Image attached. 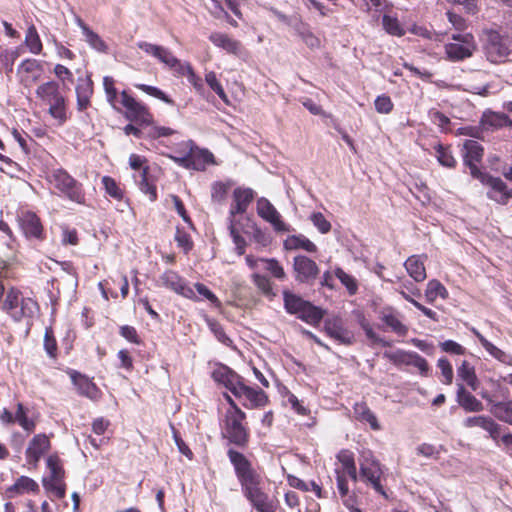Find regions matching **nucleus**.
<instances>
[{"mask_svg": "<svg viewBox=\"0 0 512 512\" xmlns=\"http://www.w3.org/2000/svg\"><path fill=\"white\" fill-rule=\"evenodd\" d=\"M48 183L64 197L77 204H85L83 185L63 168H55L47 174Z\"/></svg>", "mask_w": 512, "mask_h": 512, "instance_id": "1", "label": "nucleus"}, {"mask_svg": "<svg viewBox=\"0 0 512 512\" xmlns=\"http://www.w3.org/2000/svg\"><path fill=\"white\" fill-rule=\"evenodd\" d=\"M284 308L287 313L296 315L302 321L317 325L323 318L321 308L314 306L309 301L304 300L300 296L290 292L283 291Z\"/></svg>", "mask_w": 512, "mask_h": 512, "instance_id": "2", "label": "nucleus"}, {"mask_svg": "<svg viewBox=\"0 0 512 512\" xmlns=\"http://www.w3.org/2000/svg\"><path fill=\"white\" fill-rule=\"evenodd\" d=\"M246 415L235 404L232 403L224 417L223 434L229 441L237 446L243 447L248 442V429L245 425Z\"/></svg>", "mask_w": 512, "mask_h": 512, "instance_id": "3", "label": "nucleus"}, {"mask_svg": "<svg viewBox=\"0 0 512 512\" xmlns=\"http://www.w3.org/2000/svg\"><path fill=\"white\" fill-rule=\"evenodd\" d=\"M36 96L49 106V114L59 124H63L66 119V103L64 96L59 91V84L55 81H48L39 85L36 89Z\"/></svg>", "mask_w": 512, "mask_h": 512, "instance_id": "4", "label": "nucleus"}, {"mask_svg": "<svg viewBox=\"0 0 512 512\" xmlns=\"http://www.w3.org/2000/svg\"><path fill=\"white\" fill-rule=\"evenodd\" d=\"M227 454L241 485L242 493L251 490L252 487L262 485L261 475L256 472L250 461L242 453L230 449Z\"/></svg>", "mask_w": 512, "mask_h": 512, "instance_id": "5", "label": "nucleus"}, {"mask_svg": "<svg viewBox=\"0 0 512 512\" xmlns=\"http://www.w3.org/2000/svg\"><path fill=\"white\" fill-rule=\"evenodd\" d=\"M360 480L370 485L378 494L387 497L381 484L383 469L370 450H363L359 457Z\"/></svg>", "mask_w": 512, "mask_h": 512, "instance_id": "6", "label": "nucleus"}, {"mask_svg": "<svg viewBox=\"0 0 512 512\" xmlns=\"http://www.w3.org/2000/svg\"><path fill=\"white\" fill-rule=\"evenodd\" d=\"M6 311L15 321L32 318L38 310L37 303L31 298H25L17 290L7 292L3 303Z\"/></svg>", "mask_w": 512, "mask_h": 512, "instance_id": "7", "label": "nucleus"}, {"mask_svg": "<svg viewBox=\"0 0 512 512\" xmlns=\"http://www.w3.org/2000/svg\"><path fill=\"white\" fill-rule=\"evenodd\" d=\"M0 421L4 425L18 424L26 433H32L37 425L38 414L19 402L14 412L3 409L0 412Z\"/></svg>", "mask_w": 512, "mask_h": 512, "instance_id": "8", "label": "nucleus"}, {"mask_svg": "<svg viewBox=\"0 0 512 512\" xmlns=\"http://www.w3.org/2000/svg\"><path fill=\"white\" fill-rule=\"evenodd\" d=\"M48 476L43 479V485L56 498L65 496L64 469L57 455H50L46 460Z\"/></svg>", "mask_w": 512, "mask_h": 512, "instance_id": "9", "label": "nucleus"}, {"mask_svg": "<svg viewBox=\"0 0 512 512\" xmlns=\"http://www.w3.org/2000/svg\"><path fill=\"white\" fill-rule=\"evenodd\" d=\"M484 50L487 59L491 63H502L510 54L509 39L497 32H491L488 35Z\"/></svg>", "mask_w": 512, "mask_h": 512, "instance_id": "10", "label": "nucleus"}, {"mask_svg": "<svg viewBox=\"0 0 512 512\" xmlns=\"http://www.w3.org/2000/svg\"><path fill=\"white\" fill-rule=\"evenodd\" d=\"M120 98L121 105L126 109L125 117L128 120L140 124H150L152 122V115L144 104L138 102L125 90L121 92Z\"/></svg>", "mask_w": 512, "mask_h": 512, "instance_id": "11", "label": "nucleus"}, {"mask_svg": "<svg viewBox=\"0 0 512 512\" xmlns=\"http://www.w3.org/2000/svg\"><path fill=\"white\" fill-rule=\"evenodd\" d=\"M257 214L268 222L277 233H286L292 230L291 226L282 220L281 214L266 198L261 197L257 200Z\"/></svg>", "mask_w": 512, "mask_h": 512, "instance_id": "12", "label": "nucleus"}, {"mask_svg": "<svg viewBox=\"0 0 512 512\" xmlns=\"http://www.w3.org/2000/svg\"><path fill=\"white\" fill-rule=\"evenodd\" d=\"M232 394L242 401L244 407L249 409L263 407L268 402V397L263 390L246 385L243 378L234 387Z\"/></svg>", "mask_w": 512, "mask_h": 512, "instance_id": "13", "label": "nucleus"}, {"mask_svg": "<svg viewBox=\"0 0 512 512\" xmlns=\"http://www.w3.org/2000/svg\"><path fill=\"white\" fill-rule=\"evenodd\" d=\"M476 179L488 188L487 196L489 199L499 204H506L512 197L511 190L508 189L501 178L482 173Z\"/></svg>", "mask_w": 512, "mask_h": 512, "instance_id": "14", "label": "nucleus"}, {"mask_svg": "<svg viewBox=\"0 0 512 512\" xmlns=\"http://www.w3.org/2000/svg\"><path fill=\"white\" fill-rule=\"evenodd\" d=\"M484 154V149L475 140H466L462 148L463 162L469 168L470 174L473 178H477L483 172L479 169L478 165L481 163Z\"/></svg>", "mask_w": 512, "mask_h": 512, "instance_id": "15", "label": "nucleus"}, {"mask_svg": "<svg viewBox=\"0 0 512 512\" xmlns=\"http://www.w3.org/2000/svg\"><path fill=\"white\" fill-rule=\"evenodd\" d=\"M293 271L295 279L299 283L312 284L319 275V267L316 262L304 255L294 257Z\"/></svg>", "mask_w": 512, "mask_h": 512, "instance_id": "16", "label": "nucleus"}, {"mask_svg": "<svg viewBox=\"0 0 512 512\" xmlns=\"http://www.w3.org/2000/svg\"><path fill=\"white\" fill-rule=\"evenodd\" d=\"M160 285L174 291L175 293L194 301L199 300L194 289L187 285L186 281L172 270L164 272L160 278Z\"/></svg>", "mask_w": 512, "mask_h": 512, "instance_id": "17", "label": "nucleus"}, {"mask_svg": "<svg viewBox=\"0 0 512 512\" xmlns=\"http://www.w3.org/2000/svg\"><path fill=\"white\" fill-rule=\"evenodd\" d=\"M324 329L329 337L340 344L350 345L354 341V333L347 329L338 317L326 319Z\"/></svg>", "mask_w": 512, "mask_h": 512, "instance_id": "18", "label": "nucleus"}, {"mask_svg": "<svg viewBox=\"0 0 512 512\" xmlns=\"http://www.w3.org/2000/svg\"><path fill=\"white\" fill-rule=\"evenodd\" d=\"M476 49L475 40L472 34H467L464 43H448L445 45V53L451 61H461L473 55Z\"/></svg>", "mask_w": 512, "mask_h": 512, "instance_id": "19", "label": "nucleus"}, {"mask_svg": "<svg viewBox=\"0 0 512 512\" xmlns=\"http://www.w3.org/2000/svg\"><path fill=\"white\" fill-rule=\"evenodd\" d=\"M50 449V440L44 433L36 434L26 449V460L29 465L37 466L41 457Z\"/></svg>", "mask_w": 512, "mask_h": 512, "instance_id": "20", "label": "nucleus"}, {"mask_svg": "<svg viewBox=\"0 0 512 512\" xmlns=\"http://www.w3.org/2000/svg\"><path fill=\"white\" fill-rule=\"evenodd\" d=\"M254 198V191L250 188H236L233 191V200L229 211V221L234 220L235 215L247 211Z\"/></svg>", "mask_w": 512, "mask_h": 512, "instance_id": "21", "label": "nucleus"}, {"mask_svg": "<svg viewBox=\"0 0 512 512\" xmlns=\"http://www.w3.org/2000/svg\"><path fill=\"white\" fill-rule=\"evenodd\" d=\"M243 495L258 512H274L273 502L268 494L263 491L261 485L252 487Z\"/></svg>", "mask_w": 512, "mask_h": 512, "instance_id": "22", "label": "nucleus"}, {"mask_svg": "<svg viewBox=\"0 0 512 512\" xmlns=\"http://www.w3.org/2000/svg\"><path fill=\"white\" fill-rule=\"evenodd\" d=\"M187 145L190 151L191 169L203 171L207 165L215 163L214 156L209 150L199 148L191 140L188 141Z\"/></svg>", "mask_w": 512, "mask_h": 512, "instance_id": "23", "label": "nucleus"}, {"mask_svg": "<svg viewBox=\"0 0 512 512\" xmlns=\"http://www.w3.org/2000/svg\"><path fill=\"white\" fill-rule=\"evenodd\" d=\"M20 226L29 238L40 239L42 237L43 228L38 216L32 212H23L20 216Z\"/></svg>", "mask_w": 512, "mask_h": 512, "instance_id": "24", "label": "nucleus"}, {"mask_svg": "<svg viewBox=\"0 0 512 512\" xmlns=\"http://www.w3.org/2000/svg\"><path fill=\"white\" fill-rule=\"evenodd\" d=\"M209 40L215 46L225 50L229 54L239 56L242 53L243 47L241 43L225 33L213 32L210 34Z\"/></svg>", "mask_w": 512, "mask_h": 512, "instance_id": "25", "label": "nucleus"}, {"mask_svg": "<svg viewBox=\"0 0 512 512\" xmlns=\"http://www.w3.org/2000/svg\"><path fill=\"white\" fill-rule=\"evenodd\" d=\"M212 377L216 382L223 384L231 393L242 379L241 376L224 365L215 368L212 372Z\"/></svg>", "mask_w": 512, "mask_h": 512, "instance_id": "26", "label": "nucleus"}, {"mask_svg": "<svg viewBox=\"0 0 512 512\" xmlns=\"http://www.w3.org/2000/svg\"><path fill=\"white\" fill-rule=\"evenodd\" d=\"M457 402L467 412H480L483 410V404L470 392H468L464 385L457 384Z\"/></svg>", "mask_w": 512, "mask_h": 512, "instance_id": "27", "label": "nucleus"}, {"mask_svg": "<svg viewBox=\"0 0 512 512\" xmlns=\"http://www.w3.org/2000/svg\"><path fill=\"white\" fill-rule=\"evenodd\" d=\"M424 258L423 256L412 255L404 263L407 273L416 282H422L427 277Z\"/></svg>", "mask_w": 512, "mask_h": 512, "instance_id": "28", "label": "nucleus"}, {"mask_svg": "<svg viewBox=\"0 0 512 512\" xmlns=\"http://www.w3.org/2000/svg\"><path fill=\"white\" fill-rule=\"evenodd\" d=\"M77 25L81 28L85 41L89 44V46L100 52L107 53L108 46L104 42V40L94 31H92L80 18H76Z\"/></svg>", "mask_w": 512, "mask_h": 512, "instance_id": "29", "label": "nucleus"}, {"mask_svg": "<svg viewBox=\"0 0 512 512\" xmlns=\"http://www.w3.org/2000/svg\"><path fill=\"white\" fill-rule=\"evenodd\" d=\"M511 123L506 114L492 111L484 112L480 120V125L485 130L498 129Z\"/></svg>", "mask_w": 512, "mask_h": 512, "instance_id": "30", "label": "nucleus"}, {"mask_svg": "<svg viewBox=\"0 0 512 512\" xmlns=\"http://www.w3.org/2000/svg\"><path fill=\"white\" fill-rule=\"evenodd\" d=\"M354 418L360 422L368 423L370 427L377 431L380 430V424L376 415L369 409L364 402L355 403L353 406Z\"/></svg>", "mask_w": 512, "mask_h": 512, "instance_id": "31", "label": "nucleus"}, {"mask_svg": "<svg viewBox=\"0 0 512 512\" xmlns=\"http://www.w3.org/2000/svg\"><path fill=\"white\" fill-rule=\"evenodd\" d=\"M283 246L286 250L302 249L309 253H315L317 246L302 234L292 235L284 240Z\"/></svg>", "mask_w": 512, "mask_h": 512, "instance_id": "32", "label": "nucleus"}, {"mask_svg": "<svg viewBox=\"0 0 512 512\" xmlns=\"http://www.w3.org/2000/svg\"><path fill=\"white\" fill-rule=\"evenodd\" d=\"M72 380L77 386L78 392L92 400L99 397V390L96 385L83 375H72Z\"/></svg>", "mask_w": 512, "mask_h": 512, "instance_id": "33", "label": "nucleus"}, {"mask_svg": "<svg viewBox=\"0 0 512 512\" xmlns=\"http://www.w3.org/2000/svg\"><path fill=\"white\" fill-rule=\"evenodd\" d=\"M472 333L478 338L479 342L483 346V348L495 359L502 363H509L511 358L510 356L499 349L495 345H493L490 341H488L477 329L472 328Z\"/></svg>", "mask_w": 512, "mask_h": 512, "instance_id": "34", "label": "nucleus"}, {"mask_svg": "<svg viewBox=\"0 0 512 512\" xmlns=\"http://www.w3.org/2000/svg\"><path fill=\"white\" fill-rule=\"evenodd\" d=\"M38 489V484L27 476H21L16 482L7 489L9 497H14L18 494L27 492H34Z\"/></svg>", "mask_w": 512, "mask_h": 512, "instance_id": "35", "label": "nucleus"}, {"mask_svg": "<svg viewBox=\"0 0 512 512\" xmlns=\"http://www.w3.org/2000/svg\"><path fill=\"white\" fill-rule=\"evenodd\" d=\"M294 29L309 48L314 49L320 47L319 38L314 35L308 24L299 21L294 25Z\"/></svg>", "mask_w": 512, "mask_h": 512, "instance_id": "36", "label": "nucleus"}, {"mask_svg": "<svg viewBox=\"0 0 512 512\" xmlns=\"http://www.w3.org/2000/svg\"><path fill=\"white\" fill-rule=\"evenodd\" d=\"M490 411L498 420L512 425V400L493 403Z\"/></svg>", "mask_w": 512, "mask_h": 512, "instance_id": "37", "label": "nucleus"}, {"mask_svg": "<svg viewBox=\"0 0 512 512\" xmlns=\"http://www.w3.org/2000/svg\"><path fill=\"white\" fill-rule=\"evenodd\" d=\"M457 376L466 384L471 387L472 390L476 391L479 385L478 378L475 373V369L467 361H463L457 369Z\"/></svg>", "mask_w": 512, "mask_h": 512, "instance_id": "38", "label": "nucleus"}, {"mask_svg": "<svg viewBox=\"0 0 512 512\" xmlns=\"http://www.w3.org/2000/svg\"><path fill=\"white\" fill-rule=\"evenodd\" d=\"M425 297L427 302L433 303L438 297L447 299L448 291L441 282L436 279H432L427 283Z\"/></svg>", "mask_w": 512, "mask_h": 512, "instance_id": "39", "label": "nucleus"}, {"mask_svg": "<svg viewBox=\"0 0 512 512\" xmlns=\"http://www.w3.org/2000/svg\"><path fill=\"white\" fill-rule=\"evenodd\" d=\"M92 92V84L89 80L83 81L77 85V106L80 111H83L88 107Z\"/></svg>", "mask_w": 512, "mask_h": 512, "instance_id": "40", "label": "nucleus"}, {"mask_svg": "<svg viewBox=\"0 0 512 512\" xmlns=\"http://www.w3.org/2000/svg\"><path fill=\"white\" fill-rule=\"evenodd\" d=\"M382 27L391 36L402 37L406 32L398 18L389 14L382 16Z\"/></svg>", "mask_w": 512, "mask_h": 512, "instance_id": "41", "label": "nucleus"}, {"mask_svg": "<svg viewBox=\"0 0 512 512\" xmlns=\"http://www.w3.org/2000/svg\"><path fill=\"white\" fill-rule=\"evenodd\" d=\"M156 59L158 61H160L161 63H163L168 68L175 71L176 73L180 69V67L184 64L179 59H177L168 48H166L164 46L161 47L160 52L158 53V56Z\"/></svg>", "mask_w": 512, "mask_h": 512, "instance_id": "42", "label": "nucleus"}, {"mask_svg": "<svg viewBox=\"0 0 512 512\" xmlns=\"http://www.w3.org/2000/svg\"><path fill=\"white\" fill-rule=\"evenodd\" d=\"M25 44L28 47L29 51L33 54L37 55L40 54L42 51V42L34 25L30 26L27 29L25 36Z\"/></svg>", "mask_w": 512, "mask_h": 512, "instance_id": "43", "label": "nucleus"}, {"mask_svg": "<svg viewBox=\"0 0 512 512\" xmlns=\"http://www.w3.org/2000/svg\"><path fill=\"white\" fill-rule=\"evenodd\" d=\"M381 320L396 334L400 336L406 335L408 328L394 313H383Z\"/></svg>", "mask_w": 512, "mask_h": 512, "instance_id": "44", "label": "nucleus"}, {"mask_svg": "<svg viewBox=\"0 0 512 512\" xmlns=\"http://www.w3.org/2000/svg\"><path fill=\"white\" fill-rule=\"evenodd\" d=\"M178 75L186 76L188 82L198 91L201 92L204 88L201 78H199L195 73L193 68L189 63L184 62V64L177 71Z\"/></svg>", "mask_w": 512, "mask_h": 512, "instance_id": "45", "label": "nucleus"}, {"mask_svg": "<svg viewBox=\"0 0 512 512\" xmlns=\"http://www.w3.org/2000/svg\"><path fill=\"white\" fill-rule=\"evenodd\" d=\"M205 82L224 103H229L228 96L214 71H209L205 74Z\"/></svg>", "mask_w": 512, "mask_h": 512, "instance_id": "46", "label": "nucleus"}, {"mask_svg": "<svg viewBox=\"0 0 512 512\" xmlns=\"http://www.w3.org/2000/svg\"><path fill=\"white\" fill-rule=\"evenodd\" d=\"M435 151H436V158L442 166L448 167V168L455 167L456 160L453 157L449 148L444 147L441 144H437L435 146Z\"/></svg>", "mask_w": 512, "mask_h": 512, "instance_id": "47", "label": "nucleus"}, {"mask_svg": "<svg viewBox=\"0 0 512 512\" xmlns=\"http://www.w3.org/2000/svg\"><path fill=\"white\" fill-rule=\"evenodd\" d=\"M147 168H144L140 174V180H139V188L140 190L146 194L150 201H155L157 199V192L155 185L150 182L148 176H147Z\"/></svg>", "mask_w": 512, "mask_h": 512, "instance_id": "48", "label": "nucleus"}, {"mask_svg": "<svg viewBox=\"0 0 512 512\" xmlns=\"http://www.w3.org/2000/svg\"><path fill=\"white\" fill-rule=\"evenodd\" d=\"M230 182L216 181L211 185L212 201L220 203L225 200L230 189Z\"/></svg>", "mask_w": 512, "mask_h": 512, "instance_id": "49", "label": "nucleus"}, {"mask_svg": "<svg viewBox=\"0 0 512 512\" xmlns=\"http://www.w3.org/2000/svg\"><path fill=\"white\" fill-rule=\"evenodd\" d=\"M197 298L200 301L201 299L208 300L211 304H213L215 307H220L221 302L217 298V296L204 284L202 283H196L194 285Z\"/></svg>", "mask_w": 512, "mask_h": 512, "instance_id": "50", "label": "nucleus"}, {"mask_svg": "<svg viewBox=\"0 0 512 512\" xmlns=\"http://www.w3.org/2000/svg\"><path fill=\"white\" fill-rule=\"evenodd\" d=\"M414 353L412 351L396 350L394 352H386L385 357L396 365H410Z\"/></svg>", "mask_w": 512, "mask_h": 512, "instance_id": "51", "label": "nucleus"}, {"mask_svg": "<svg viewBox=\"0 0 512 512\" xmlns=\"http://www.w3.org/2000/svg\"><path fill=\"white\" fill-rule=\"evenodd\" d=\"M135 87L146 94L155 97L157 99H160L161 101L165 102L166 104L173 105L174 101L168 97L162 90L155 86H150L146 84H135Z\"/></svg>", "mask_w": 512, "mask_h": 512, "instance_id": "52", "label": "nucleus"}, {"mask_svg": "<svg viewBox=\"0 0 512 512\" xmlns=\"http://www.w3.org/2000/svg\"><path fill=\"white\" fill-rule=\"evenodd\" d=\"M261 263L264 264V269L270 272L275 278L279 280L286 278V273L278 260L274 258L261 259Z\"/></svg>", "mask_w": 512, "mask_h": 512, "instance_id": "53", "label": "nucleus"}, {"mask_svg": "<svg viewBox=\"0 0 512 512\" xmlns=\"http://www.w3.org/2000/svg\"><path fill=\"white\" fill-rule=\"evenodd\" d=\"M335 276L347 288V290H348V292L350 294H355L356 293V291L358 289V285H357L356 279L353 276L347 274L340 267H337L335 269Z\"/></svg>", "mask_w": 512, "mask_h": 512, "instance_id": "54", "label": "nucleus"}, {"mask_svg": "<svg viewBox=\"0 0 512 512\" xmlns=\"http://www.w3.org/2000/svg\"><path fill=\"white\" fill-rule=\"evenodd\" d=\"M253 282L264 295L268 297H273L275 295L273 292L272 282L266 276L255 273L253 274Z\"/></svg>", "mask_w": 512, "mask_h": 512, "instance_id": "55", "label": "nucleus"}, {"mask_svg": "<svg viewBox=\"0 0 512 512\" xmlns=\"http://www.w3.org/2000/svg\"><path fill=\"white\" fill-rule=\"evenodd\" d=\"M103 86L106 93L107 101L112 105L114 109H118L116 106L118 93L116 88L114 87V79L110 76H105L103 78Z\"/></svg>", "mask_w": 512, "mask_h": 512, "instance_id": "56", "label": "nucleus"}, {"mask_svg": "<svg viewBox=\"0 0 512 512\" xmlns=\"http://www.w3.org/2000/svg\"><path fill=\"white\" fill-rule=\"evenodd\" d=\"M102 184L104 186L106 193L110 197L117 199V200L122 199L123 192L113 178H111L109 176H104L102 178Z\"/></svg>", "mask_w": 512, "mask_h": 512, "instance_id": "57", "label": "nucleus"}, {"mask_svg": "<svg viewBox=\"0 0 512 512\" xmlns=\"http://www.w3.org/2000/svg\"><path fill=\"white\" fill-rule=\"evenodd\" d=\"M174 239L177 242L178 247H180L184 253H188L193 247L190 234L179 227L176 229Z\"/></svg>", "mask_w": 512, "mask_h": 512, "instance_id": "58", "label": "nucleus"}, {"mask_svg": "<svg viewBox=\"0 0 512 512\" xmlns=\"http://www.w3.org/2000/svg\"><path fill=\"white\" fill-rule=\"evenodd\" d=\"M310 220L321 234H326L331 230V223L321 212H313Z\"/></svg>", "mask_w": 512, "mask_h": 512, "instance_id": "59", "label": "nucleus"}, {"mask_svg": "<svg viewBox=\"0 0 512 512\" xmlns=\"http://www.w3.org/2000/svg\"><path fill=\"white\" fill-rule=\"evenodd\" d=\"M442 450V446H434L428 443H422L417 446L416 453L417 455H421L425 458H433L437 459Z\"/></svg>", "mask_w": 512, "mask_h": 512, "instance_id": "60", "label": "nucleus"}, {"mask_svg": "<svg viewBox=\"0 0 512 512\" xmlns=\"http://www.w3.org/2000/svg\"><path fill=\"white\" fill-rule=\"evenodd\" d=\"M437 367L440 369L443 376L442 382L446 385H450L453 381V368L447 358H439L437 361Z\"/></svg>", "mask_w": 512, "mask_h": 512, "instance_id": "61", "label": "nucleus"}, {"mask_svg": "<svg viewBox=\"0 0 512 512\" xmlns=\"http://www.w3.org/2000/svg\"><path fill=\"white\" fill-rule=\"evenodd\" d=\"M229 231H230V235L232 236L233 238V242L236 246V251L239 255H242L244 254L245 252V246H246V241L244 240V238L239 234V231L237 230L236 228V225H235V220H230V223H229Z\"/></svg>", "mask_w": 512, "mask_h": 512, "instance_id": "62", "label": "nucleus"}, {"mask_svg": "<svg viewBox=\"0 0 512 512\" xmlns=\"http://www.w3.org/2000/svg\"><path fill=\"white\" fill-rule=\"evenodd\" d=\"M208 326L215 337L226 346L232 344V340L225 334L223 327L215 320H208Z\"/></svg>", "mask_w": 512, "mask_h": 512, "instance_id": "63", "label": "nucleus"}, {"mask_svg": "<svg viewBox=\"0 0 512 512\" xmlns=\"http://www.w3.org/2000/svg\"><path fill=\"white\" fill-rule=\"evenodd\" d=\"M375 109L380 114H388L393 109L391 98L385 94L378 96L374 101Z\"/></svg>", "mask_w": 512, "mask_h": 512, "instance_id": "64", "label": "nucleus"}]
</instances>
